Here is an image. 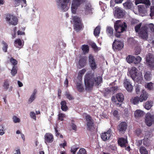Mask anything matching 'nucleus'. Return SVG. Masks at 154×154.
Wrapping results in <instances>:
<instances>
[{
  "label": "nucleus",
  "instance_id": "obj_54",
  "mask_svg": "<svg viewBox=\"0 0 154 154\" xmlns=\"http://www.w3.org/2000/svg\"><path fill=\"white\" fill-rule=\"evenodd\" d=\"M78 148H72L71 150V152L73 154H75Z\"/></svg>",
  "mask_w": 154,
  "mask_h": 154
},
{
  "label": "nucleus",
  "instance_id": "obj_17",
  "mask_svg": "<svg viewBox=\"0 0 154 154\" xmlns=\"http://www.w3.org/2000/svg\"><path fill=\"white\" fill-rule=\"evenodd\" d=\"M45 142L46 144L48 143H51L54 140L53 135L50 133H46L44 136Z\"/></svg>",
  "mask_w": 154,
  "mask_h": 154
},
{
  "label": "nucleus",
  "instance_id": "obj_52",
  "mask_svg": "<svg viewBox=\"0 0 154 154\" xmlns=\"http://www.w3.org/2000/svg\"><path fill=\"white\" fill-rule=\"evenodd\" d=\"M12 119L13 122L15 123L19 122H20V119L15 116H14Z\"/></svg>",
  "mask_w": 154,
  "mask_h": 154
},
{
  "label": "nucleus",
  "instance_id": "obj_48",
  "mask_svg": "<svg viewBox=\"0 0 154 154\" xmlns=\"http://www.w3.org/2000/svg\"><path fill=\"white\" fill-rule=\"evenodd\" d=\"M142 133V131L140 128L137 129L135 131V134L137 136H140Z\"/></svg>",
  "mask_w": 154,
  "mask_h": 154
},
{
  "label": "nucleus",
  "instance_id": "obj_64",
  "mask_svg": "<svg viewBox=\"0 0 154 154\" xmlns=\"http://www.w3.org/2000/svg\"><path fill=\"white\" fill-rule=\"evenodd\" d=\"M82 76H83V75H81L80 74H78L77 78L78 79H79V81H82Z\"/></svg>",
  "mask_w": 154,
  "mask_h": 154
},
{
  "label": "nucleus",
  "instance_id": "obj_5",
  "mask_svg": "<svg viewBox=\"0 0 154 154\" xmlns=\"http://www.w3.org/2000/svg\"><path fill=\"white\" fill-rule=\"evenodd\" d=\"M85 0H72L71 5V11L72 13L76 14L78 8L83 3L85 2Z\"/></svg>",
  "mask_w": 154,
  "mask_h": 154
},
{
  "label": "nucleus",
  "instance_id": "obj_8",
  "mask_svg": "<svg viewBox=\"0 0 154 154\" xmlns=\"http://www.w3.org/2000/svg\"><path fill=\"white\" fill-rule=\"evenodd\" d=\"M6 21L8 22L9 24L15 26L17 24L18 20L16 16L11 14H8L6 15Z\"/></svg>",
  "mask_w": 154,
  "mask_h": 154
},
{
  "label": "nucleus",
  "instance_id": "obj_50",
  "mask_svg": "<svg viewBox=\"0 0 154 154\" xmlns=\"http://www.w3.org/2000/svg\"><path fill=\"white\" fill-rule=\"evenodd\" d=\"M141 26V23H140L136 25L135 27V30L136 32H138Z\"/></svg>",
  "mask_w": 154,
  "mask_h": 154
},
{
  "label": "nucleus",
  "instance_id": "obj_25",
  "mask_svg": "<svg viewBox=\"0 0 154 154\" xmlns=\"http://www.w3.org/2000/svg\"><path fill=\"white\" fill-rule=\"evenodd\" d=\"M76 87L78 91L80 92H82L84 90V88L81 81H77Z\"/></svg>",
  "mask_w": 154,
  "mask_h": 154
},
{
  "label": "nucleus",
  "instance_id": "obj_45",
  "mask_svg": "<svg viewBox=\"0 0 154 154\" xmlns=\"http://www.w3.org/2000/svg\"><path fill=\"white\" fill-rule=\"evenodd\" d=\"M77 154H87L86 150L84 148H81Z\"/></svg>",
  "mask_w": 154,
  "mask_h": 154
},
{
  "label": "nucleus",
  "instance_id": "obj_22",
  "mask_svg": "<svg viewBox=\"0 0 154 154\" xmlns=\"http://www.w3.org/2000/svg\"><path fill=\"white\" fill-rule=\"evenodd\" d=\"M142 93H143L141 94L139 97L140 102H142L146 100L149 96L148 93L144 90L143 91Z\"/></svg>",
  "mask_w": 154,
  "mask_h": 154
},
{
  "label": "nucleus",
  "instance_id": "obj_40",
  "mask_svg": "<svg viewBox=\"0 0 154 154\" xmlns=\"http://www.w3.org/2000/svg\"><path fill=\"white\" fill-rule=\"evenodd\" d=\"M17 45L19 46H21L22 45V43L21 41L20 38L17 39L14 42V45L16 47L18 48L17 47Z\"/></svg>",
  "mask_w": 154,
  "mask_h": 154
},
{
  "label": "nucleus",
  "instance_id": "obj_20",
  "mask_svg": "<svg viewBox=\"0 0 154 154\" xmlns=\"http://www.w3.org/2000/svg\"><path fill=\"white\" fill-rule=\"evenodd\" d=\"M92 8L90 3H88L86 4L84 7V9L86 14L91 13Z\"/></svg>",
  "mask_w": 154,
  "mask_h": 154
},
{
  "label": "nucleus",
  "instance_id": "obj_26",
  "mask_svg": "<svg viewBox=\"0 0 154 154\" xmlns=\"http://www.w3.org/2000/svg\"><path fill=\"white\" fill-rule=\"evenodd\" d=\"M115 11L117 16L119 18L123 17L125 15V14L123 11L119 8L116 9Z\"/></svg>",
  "mask_w": 154,
  "mask_h": 154
},
{
  "label": "nucleus",
  "instance_id": "obj_16",
  "mask_svg": "<svg viewBox=\"0 0 154 154\" xmlns=\"http://www.w3.org/2000/svg\"><path fill=\"white\" fill-rule=\"evenodd\" d=\"M147 63L151 67L154 66V56L151 54H149L146 57Z\"/></svg>",
  "mask_w": 154,
  "mask_h": 154
},
{
  "label": "nucleus",
  "instance_id": "obj_59",
  "mask_svg": "<svg viewBox=\"0 0 154 154\" xmlns=\"http://www.w3.org/2000/svg\"><path fill=\"white\" fill-rule=\"evenodd\" d=\"M86 71V70L85 69H83L79 71V74L83 75L85 73Z\"/></svg>",
  "mask_w": 154,
  "mask_h": 154
},
{
  "label": "nucleus",
  "instance_id": "obj_36",
  "mask_svg": "<svg viewBox=\"0 0 154 154\" xmlns=\"http://www.w3.org/2000/svg\"><path fill=\"white\" fill-rule=\"evenodd\" d=\"M83 52L85 54L88 53L89 51V47L88 45H82L81 47Z\"/></svg>",
  "mask_w": 154,
  "mask_h": 154
},
{
  "label": "nucleus",
  "instance_id": "obj_38",
  "mask_svg": "<svg viewBox=\"0 0 154 154\" xmlns=\"http://www.w3.org/2000/svg\"><path fill=\"white\" fill-rule=\"evenodd\" d=\"M17 73V67L13 66L11 71V74L13 76H14Z\"/></svg>",
  "mask_w": 154,
  "mask_h": 154
},
{
  "label": "nucleus",
  "instance_id": "obj_62",
  "mask_svg": "<svg viewBox=\"0 0 154 154\" xmlns=\"http://www.w3.org/2000/svg\"><path fill=\"white\" fill-rule=\"evenodd\" d=\"M113 115L114 116L116 117H118L119 114L118 111L116 110L114 111L113 112Z\"/></svg>",
  "mask_w": 154,
  "mask_h": 154
},
{
  "label": "nucleus",
  "instance_id": "obj_24",
  "mask_svg": "<svg viewBox=\"0 0 154 154\" xmlns=\"http://www.w3.org/2000/svg\"><path fill=\"white\" fill-rule=\"evenodd\" d=\"M124 8L126 9H130L133 6L132 3L129 0H128L125 3L123 4Z\"/></svg>",
  "mask_w": 154,
  "mask_h": 154
},
{
  "label": "nucleus",
  "instance_id": "obj_21",
  "mask_svg": "<svg viewBox=\"0 0 154 154\" xmlns=\"http://www.w3.org/2000/svg\"><path fill=\"white\" fill-rule=\"evenodd\" d=\"M118 142L119 144L122 147H126V144L128 143L127 139L124 138H119Z\"/></svg>",
  "mask_w": 154,
  "mask_h": 154
},
{
  "label": "nucleus",
  "instance_id": "obj_58",
  "mask_svg": "<svg viewBox=\"0 0 154 154\" xmlns=\"http://www.w3.org/2000/svg\"><path fill=\"white\" fill-rule=\"evenodd\" d=\"M142 140H137L136 141V144L137 146H140L142 144Z\"/></svg>",
  "mask_w": 154,
  "mask_h": 154
},
{
  "label": "nucleus",
  "instance_id": "obj_46",
  "mask_svg": "<svg viewBox=\"0 0 154 154\" xmlns=\"http://www.w3.org/2000/svg\"><path fill=\"white\" fill-rule=\"evenodd\" d=\"M65 95L67 98L69 100H72L74 99L73 97L72 96L69 92H66Z\"/></svg>",
  "mask_w": 154,
  "mask_h": 154
},
{
  "label": "nucleus",
  "instance_id": "obj_29",
  "mask_svg": "<svg viewBox=\"0 0 154 154\" xmlns=\"http://www.w3.org/2000/svg\"><path fill=\"white\" fill-rule=\"evenodd\" d=\"M134 116L136 118H139L143 116V112L140 110H137L134 112Z\"/></svg>",
  "mask_w": 154,
  "mask_h": 154
},
{
  "label": "nucleus",
  "instance_id": "obj_33",
  "mask_svg": "<svg viewBox=\"0 0 154 154\" xmlns=\"http://www.w3.org/2000/svg\"><path fill=\"white\" fill-rule=\"evenodd\" d=\"M139 101H140V99L137 96L132 98L131 100V102L134 105L138 104Z\"/></svg>",
  "mask_w": 154,
  "mask_h": 154
},
{
  "label": "nucleus",
  "instance_id": "obj_32",
  "mask_svg": "<svg viewBox=\"0 0 154 154\" xmlns=\"http://www.w3.org/2000/svg\"><path fill=\"white\" fill-rule=\"evenodd\" d=\"M153 102L151 101H148L146 102L145 105V108L147 110L150 109L152 106Z\"/></svg>",
  "mask_w": 154,
  "mask_h": 154
},
{
  "label": "nucleus",
  "instance_id": "obj_27",
  "mask_svg": "<svg viewBox=\"0 0 154 154\" xmlns=\"http://www.w3.org/2000/svg\"><path fill=\"white\" fill-rule=\"evenodd\" d=\"M86 58L85 57H81L79 60V64L82 68L85 66L86 65Z\"/></svg>",
  "mask_w": 154,
  "mask_h": 154
},
{
  "label": "nucleus",
  "instance_id": "obj_49",
  "mask_svg": "<svg viewBox=\"0 0 154 154\" xmlns=\"http://www.w3.org/2000/svg\"><path fill=\"white\" fill-rule=\"evenodd\" d=\"M111 92V90L110 89L108 88H106L103 91V93L105 96H106L108 94H109Z\"/></svg>",
  "mask_w": 154,
  "mask_h": 154
},
{
  "label": "nucleus",
  "instance_id": "obj_53",
  "mask_svg": "<svg viewBox=\"0 0 154 154\" xmlns=\"http://www.w3.org/2000/svg\"><path fill=\"white\" fill-rule=\"evenodd\" d=\"M4 128L2 125H0V135H2L5 134Z\"/></svg>",
  "mask_w": 154,
  "mask_h": 154
},
{
  "label": "nucleus",
  "instance_id": "obj_28",
  "mask_svg": "<svg viewBox=\"0 0 154 154\" xmlns=\"http://www.w3.org/2000/svg\"><path fill=\"white\" fill-rule=\"evenodd\" d=\"M37 92V90L36 89H34L33 92L28 100V102L29 103H32L35 99L36 98L35 94H36Z\"/></svg>",
  "mask_w": 154,
  "mask_h": 154
},
{
  "label": "nucleus",
  "instance_id": "obj_47",
  "mask_svg": "<svg viewBox=\"0 0 154 154\" xmlns=\"http://www.w3.org/2000/svg\"><path fill=\"white\" fill-rule=\"evenodd\" d=\"M66 117L65 114L62 113H60L58 115V119L61 121L63 120V118Z\"/></svg>",
  "mask_w": 154,
  "mask_h": 154
},
{
  "label": "nucleus",
  "instance_id": "obj_35",
  "mask_svg": "<svg viewBox=\"0 0 154 154\" xmlns=\"http://www.w3.org/2000/svg\"><path fill=\"white\" fill-rule=\"evenodd\" d=\"M139 151L141 154H148V152L144 146H141L139 148Z\"/></svg>",
  "mask_w": 154,
  "mask_h": 154
},
{
  "label": "nucleus",
  "instance_id": "obj_34",
  "mask_svg": "<svg viewBox=\"0 0 154 154\" xmlns=\"http://www.w3.org/2000/svg\"><path fill=\"white\" fill-rule=\"evenodd\" d=\"M152 77V75L150 72H147L144 75V78L147 81H150Z\"/></svg>",
  "mask_w": 154,
  "mask_h": 154
},
{
  "label": "nucleus",
  "instance_id": "obj_41",
  "mask_svg": "<svg viewBox=\"0 0 154 154\" xmlns=\"http://www.w3.org/2000/svg\"><path fill=\"white\" fill-rule=\"evenodd\" d=\"M141 60V58L139 56H137L136 57H134L133 63L135 64L139 63Z\"/></svg>",
  "mask_w": 154,
  "mask_h": 154
},
{
  "label": "nucleus",
  "instance_id": "obj_3",
  "mask_svg": "<svg viewBox=\"0 0 154 154\" xmlns=\"http://www.w3.org/2000/svg\"><path fill=\"white\" fill-rule=\"evenodd\" d=\"M140 3H143L145 5H140L138 6V10L139 11L144 13L146 11L147 7L146 5H150V3L149 0H136L135 4L137 5Z\"/></svg>",
  "mask_w": 154,
  "mask_h": 154
},
{
  "label": "nucleus",
  "instance_id": "obj_61",
  "mask_svg": "<svg viewBox=\"0 0 154 154\" xmlns=\"http://www.w3.org/2000/svg\"><path fill=\"white\" fill-rule=\"evenodd\" d=\"M71 127L72 128V129L73 130H74L75 131H76V129H77L76 126L74 123H72Z\"/></svg>",
  "mask_w": 154,
  "mask_h": 154
},
{
  "label": "nucleus",
  "instance_id": "obj_63",
  "mask_svg": "<svg viewBox=\"0 0 154 154\" xmlns=\"http://www.w3.org/2000/svg\"><path fill=\"white\" fill-rule=\"evenodd\" d=\"M122 32H116L115 34V36L117 38H120L121 36V33Z\"/></svg>",
  "mask_w": 154,
  "mask_h": 154
},
{
  "label": "nucleus",
  "instance_id": "obj_19",
  "mask_svg": "<svg viewBox=\"0 0 154 154\" xmlns=\"http://www.w3.org/2000/svg\"><path fill=\"white\" fill-rule=\"evenodd\" d=\"M124 85L126 89L128 91L130 92L132 91L133 90V86L127 79L124 80Z\"/></svg>",
  "mask_w": 154,
  "mask_h": 154
},
{
  "label": "nucleus",
  "instance_id": "obj_1",
  "mask_svg": "<svg viewBox=\"0 0 154 154\" xmlns=\"http://www.w3.org/2000/svg\"><path fill=\"white\" fill-rule=\"evenodd\" d=\"M102 80L100 76L94 77V74L91 73L86 74L84 82L85 89L87 91H91L94 85V82L97 85H99Z\"/></svg>",
  "mask_w": 154,
  "mask_h": 154
},
{
  "label": "nucleus",
  "instance_id": "obj_4",
  "mask_svg": "<svg viewBox=\"0 0 154 154\" xmlns=\"http://www.w3.org/2000/svg\"><path fill=\"white\" fill-rule=\"evenodd\" d=\"M72 20L74 22V29L77 31L80 30L83 26L80 18L77 16H73L72 17Z\"/></svg>",
  "mask_w": 154,
  "mask_h": 154
},
{
  "label": "nucleus",
  "instance_id": "obj_55",
  "mask_svg": "<svg viewBox=\"0 0 154 154\" xmlns=\"http://www.w3.org/2000/svg\"><path fill=\"white\" fill-rule=\"evenodd\" d=\"M91 47L95 51H97L98 50V47L96 45V44L94 43H93L91 44Z\"/></svg>",
  "mask_w": 154,
  "mask_h": 154
},
{
  "label": "nucleus",
  "instance_id": "obj_57",
  "mask_svg": "<svg viewBox=\"0 0 154 154\" xmlns=\"http://www.w3.org/2000/svg\"><path fill=\"white\" fill-rule=\"evenodd\" d=\"M30 116L32 118L36 120V116L34 112H31L30 113Z\"/></svg>",
  "mask_w": 154,
  "mask_h": 154
},
{
  "label": "nucleus",
  "instance_id": "obj_18",
  "mask_svg": "<svg viewBox=\"0 0 154 154\" xmlns=\"http://www.w3.org/2000/svg\"><path fill=\"white\" fill-rule=\"evenodd\" d=\"M10 82L8 79H5L4 80L2 85L3 89L5 91H7L9 89V91H11L13 89V87L12 86L9 87Z\"/></svg>",
  "mask_w": 154,
  "mask_h": 154
},
{
  "label": "nucleus",
  "instance_id": "obj_39",
  "mask_svg": "<svg viewBox=\"0 0 154 154\" xmlns=\"http://www.w3.org/2000/svg\"><path fill=\"white\" fill-rule=\"evenodd\" d=\"M134 56L131 55H128L126 58V60L128 62L130 63H133Z\"/></svg>",
  "mask_w": 154,
  "mask_h": 154
},
{
  "label": "nucleus",
  "instance_id": "obj_42",
  "mask_svg": "<svg viewBox=\"0 0 154 154\" xmlns=\"http://www.w3.org/2000/svg\"><path fill=\"white\" fill-rule=\"evenodd\" d=\"M143 144L146 147H149L150 145V140L148 138L143 139Z\"/></svg>",
  "mask_w": 154,
  "mask_h": 154
},
{
  "label": "nucleus",
  "instance_id": "obj_6",
  "mask_svg": "<svg viewBox=\"0 0 154 154\" xmlns=\"http://www.w3.org/2000/svg\"><path fill=\"white\" fill-rule=\"evenodd\" d=\"M137 69L135 67H132L129 71L130 74L132 78L134 80H137L138 81H141L142 80L141 76H139L137 74Z\"/></svg>",
  "mask_w": 154,
  "mask_h": 154
},
{
  "label": "nucleus",
  "instance_id": "obj_37",
  "mask_svg": "<svg viewBox=\"0 0 154 154\" xmlns=\"http://www.w3.org/2000/svg\"><path fill=\"white\" fill-rule=\"evenodd\" d=\"M100 27L99 26H98L94 29V34L95 36H98L100 32Z\"/></svg>",
  "mask_w": 154,
  "mask_h": 154
},
{
  "label": "nucleus",
  "instance_id": "obj_13",
  "mask_svg": "<svg viewBox=\"0 0 154 154\" xmlns=\"http://www.w3.org/2000/svg\"><path fill=\"white\" fill-rule=\"evenodd\" d=\"M112 134V130L110 129H109L107 131L101 133L100 136L102 140L105 141L110 139Z\"/></svg>",
  "mask_w": 154,
  "mask_h": 154
},
{
  "label": "nucleus",
  "instance_id": "obj_9",
  "mask_svg": "<svg viewBox=\"0 0 154 154\" xmlns=\"http://www.w3.org/2000/svg\"><path fill=\"white\" fill-rule=\"evenodd\" d=\"M59 0L57 4L58 8L63 12L67 11L68 9L67 4L69 2L70 0Z\"/></svg>",
  "mask_w": 154,
  "mask_h": 154
},
{
  "label": "nucleus",
  "instance_id": "obj_30",
  "mask_svg": "<svg viewBox=\"0 0 154 154\" xmlns=\"http://www.w3.org/2000/svg\"><path fill=\"white\" fill-rule=\"evenodd\" d=\"M116 98L117 100L119 102H122L124 99V97L122 93H118L116 95Z\"/></svg>",
  "mask_w": 154,
  "mask_h": 154
},
{
  "label": "nucleus",
  "instance_id": "obj_15",
  "mask_svg": "<svg viewBox=\"0 0 154 154\" xmlns=\"http://www.w3.org/2000/svg\"><path fill=\"white\" fill-rule=\"evenodd\" d=\"M89 60L90 66L91 69L93 70H95L97 67V65L96 63L94 56L90 54L89 56Z\"/></svg>",
  "mask_w": 154,
  "mask_h": 154
},
{
  "label": "nucleus",
  "instance_id": "obj_60",
  "mask_svg": "<svg viewBox=\"0 0 154 154\" xmlns=\"http://www.w3.org/2000/svg\"><path fill=\"white\" fill-rule=\"evenodd\" d=\"M149 28L151 31L154 32V25L152 23H151L149 25Z\"/></svg>",
  "mask_w": 154,
  "mask_h": 154
},
{
  "label": "nucleus",
  "instance_id": "obj_2",
  "mask_svg": "<svg viewBox=\"0 0 154 154\" xmlns=\"http://www.w3.org/2000/svg\"><path fill=\"white\" fill-rule=\"evenodd\" d=\"M127 25L125 22L122 23L120 20H117L114 24V28L116 32H123L126 30Z\"/></svg>",
  "mask_w": 154,
  "mask_h": 154
},
{
  "label": "nucleus",
  "instance_id": "obj_43",
  "mask_svg": "<svg viewBox=\"0 0 154 154\" xmlns=\"http://www.w3.org/2000/svg\"><path fill=\"white\" fill-rule=\"evenodd\" d=\"M2 44L3 45L2 48V50L4 52H7L8 45L7 44L3 41H2Z\"/></svg>",
  "mask_w": 154,
  "mask_h": 154
},
{
  "label": "nucleus",
  "instance_id": "obj_51",
  "mask_svg": "<svg viewBox=\"0 0 154 154\" xmlns=\"http://www.w3.org/2000/svg\"><path fill=\"white\" fill-rule=\"evenodd\" d=\"M153 84L152 83L150 82L147 84L146 87L148 89L151 90L153 88Z\"/></svg>",
  "mask_w": 154,
  "mask_h": 154
},
{
  "label": "nucleus",
  "instance_id": "obj_31",
  "mask_svg": "<svg viewBox=\"0 0 154 154\" xmlns=\"http://www.w3.org/2000/svg\"><path fill=\"white\" fill-rule=\"evenodd\" d=\"M60 104L61 105V109L64 111H67L68 108L66 105V102L65 101L63 100L61 102Z\"/></svg>",
  "mask_w": 154,
  "mask_h": 154
},
{
  "label": "nucleus",
  "instance_id": "obj_14",
  "mask_svg": "<svg viewBox=\"0 0 154 154\" xmlns=\"http://www.w3.org/2000/svg\"><path fill=\"white\" fill-rule=\"evenodd\" d=\"M127 126V124L125 122H122L117 126V130L120 133L123 134L126 131Z\"/></svg>",
  "mask_w": 154,
  "mask_h": 154
},
{
  "label": "nucleus",
  "instance_id": "obj_11",
  "mask_svg": "<svg viewBox=\"0 0 154 154\" xmlns=\"http://www.w3.org/2000/svg\"><path fill=\"white\" fill-rule=\"evenodd\" d=\"M139 36L143 39L146 40L148 38L147 29L145 26H143L140 29L139 32Z\"/></svg>",
  "mask_w": 154,
  "mask_h": 154
},
{
  "label": "nucleus",
  "instance_id": "obj_23",
  "mask_svg": "<svg viewBox=\"0 0 154 154\" xmlns=\"http://www.w3.org/2000/svg\"><path fill=\"white\" fill-rule=\"evenodd\" d=\"M113 31L114 29L112 27L109 26L106 27V32L109 37L112 38L113 36Z\"/></svg>",
  "mask_w": 154,
  "mask_h": 154
},
{
  "label": "nucleus",
  "instance_id": "obj_44",
  "mask_svg": "<svg viewBox=\"0 0 154 154\" xmlns=\"http://www.w3.org/2000/svg\"><path fill=\"white\" fill-rule=\"evenodd\" d=\"M10 62L13 66H15L17 64V61L12 57L10 58Z\"/></svg>",
  "mask_w": 154,
  "mask_h": 154
},
{
  "label": "nucleus",
  "instance_id": "obj_12",
  "mask_svg": "<svg viewBox=\"0 0 154 154\" xmlns=\"http://www.w3.org/2000/svg\"><path fill=\"white\" fill-rule=\"evenodd\" d=\"M124 47L123 43L120 41H117L115 39L113 42L112 47L114 49L120 50L122 49Z\"/></svg>",
  "mask_w": 154,
  "mask_h": 154
},
{
  "label": "nucleus",
  "instance_id": "obj_56",
  "mask_svg": "<svg viewBox=\"0 0 154 154\" xmlns=\"http://www.w3.org/2000/svg\"><path fill=\"white\" fill-rule=\"evenodd\" d=\"M135 91L137 94H138L140 91V87L138 85H137L135 86Z\"/></svg>",
  "mask_w": 154,
  "mask_h": 154
},
{
  "label": "nucleus",
  "instance_id": "obj_7",
  "mask_svg": "<svg viewBox=\"0 0 154 154\" xmlns=\"http://www.w3.org/2000/svg\"><path fill=\"white\" fill-rule=\"evenodd\" d=\"M145 122L148 127H150L152 125H154V114L149 113H147L145 116Z\"/></svg>",
  "mask_w": 154,
  "mask_h": 154
},
{
  "label": "nucleus",
  "instance_id": "obj_10",
  "mask_svg": "<svg viewBox=\"0 0 154 154\" xmlns=\"http://www.w3.org/2000/svg\"><path fill=\"white\" fill-rule=\"evenodd\" d=\"M85 119L87 121V130L91 131H93L95 129V128L94 124L91 117L90 115H87L86 116Z\"/></svg>",
  "mask_w": 154,
  "mask_h": 154
}]
</instances>
